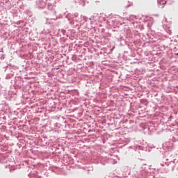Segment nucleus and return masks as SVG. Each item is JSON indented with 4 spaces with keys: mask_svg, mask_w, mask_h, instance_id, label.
Here are the masks:
<instances>
[{
    "mask_svg": "<svg viewBox=\"0 0 178 178\" xmlns=\"http://www.w3.org/2000/svg\"><path fill=\"white\" fill-rule=\"evenodd\" d=\"M176 55H178V53H177Z\"/></svg>",
    "mask_w": 178,
    "mask_h": 178,
    "instance_id": "f257e3e1",
    "label": "nucleus"
}]
</instances>
